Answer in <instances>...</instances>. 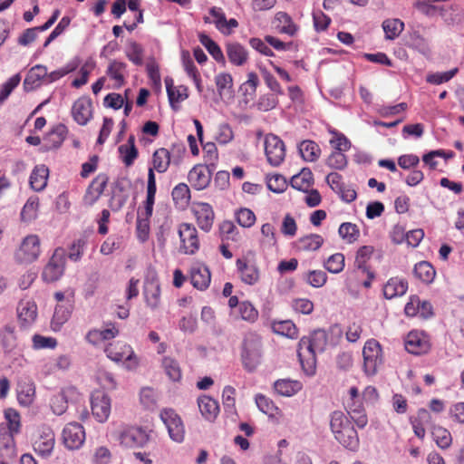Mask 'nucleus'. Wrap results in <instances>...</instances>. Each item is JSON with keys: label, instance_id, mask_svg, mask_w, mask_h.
Wrapping results in <instances>:
<instances>
[{"label": "nucleus", "instance_id": "48", "mask_svg": "<svg viewBox=\"0 0 464 464\" xmlns=\"http://www.w3.org/2000/svg\"><path fill=\"white\" fill-rule=\"evenodd\" d=\"M340 237L347 244L356 242L360 237V229L356 224L351 222H343L338 229Z\"/></svg>", "mask_w": 464, "mask_h": 464}, {"label": "nucleus", "instance_id": "8", "mask_svg": "<svg viewBox=\"0 0 464 464\" xmlns=\"http://www.w3.org/2000/svg\"><path fill=\"white\" fill-rule=\"evenodd\" d=\"M160 416L167 427L171 440L182 442L185 438V427L179 415L172 409H164L160 411Z\"/></svg>", "mask_w": 464, "mask_h": 464}, {"label": "nucleus", "instance_id": "20", "mask_svg": "<svg viewBox=\"0 0 464 464\" xmlns=\"http://www.w3.org/2000/svg\"><path fill=\"white\" fill-rule=\"evenodd\" d=\"M72 115L79 125H86L92 117V103L91 99L86 96L77 99L72 104Z\"/></svg>", "mask_w": 464, "mask_h": 464}, {"label": "nucleus", "instance_id": "17", "mask_svg": "<svg viewBox=\"0 0 464 464\" xmlns=\"http://www.w3.org/2000/svg\"><path fill=\"white\" fill-rule=\"evenodd\" d=\"M193 214L199 228L204 232H209L215 219V213L211 205L205 202L196 203L193 207Z\"/></svg>", "mask_w": 464, "mask_h": 464}, {"label": "nucleus", "instance_id": "18", "mask_svg": "<svg viewBox=\"0 0 464 464\" xmlns=\"http://www.w3.org/2000/svg\"><path fill=\"white\" fill-rule=\"evenodd\" d=\"M211 178V170L204 164L195 165L188 174L189 184L197 190L206 188L210 184Z\"/></svg>", "mask_w": 464, "mask_h": 464}, {"label": "nucleus", "instance_id": "29", "mask_svg": "<svg viewBox=\"0 0 464 464\" xmlns=\"http://www.w3.org/2000/svg\"><path fill=\"white\" fill-rule=\"evenodd\" d=\"M256 403L258 409L270 419L279 421L283 417L282 411L275 404L273 400L263 394L256 396Z\"/></svg>", "mask_w": 464, "mask_h": 464}, {"label": "nucleus", "instance_id": "43", "mask_svg": "<svg viewBox=\"0 0 464 464\" xmlns=\"http://www.w3.org/2000/svg\"><path fill=\"white\" fill-rule=\"evenodd\" d=\"M35 394V388L31 382H21L17 385V400L21 405H30Z\"/></svg>", "mask_w": 464, "mask_h": 464}, {"label": "nucleus", "instance_id": "38", "mask_svg": "<svg viewBox=\"0 0 464 464\" xmlns=\"http://www.w3.org/2000/svg\"><path fill=\"white\" fill-rule=\"evenodd\" d=\"M73 305L57 304L52 318L51 325L53 330L59 331L69 320Z\"/></svg>", "mask_w": 464, "mask_h": 464}, {"label": "nucleus", "instance_id": "44", "mask_svg": "<svg viewBox=\"0 0 464 464\" xmlns=\"http://www.w3.org/2000/svg\"><path fill=\"white\" fill-rule=\"evenodd\" d=\"M165 373L173 382H179L182 378V371L179 362L169 356H165L161 361Z\"/></svg>", "mask_w": 464, "mask_h": 464}, {"label": "nucleus", "instance_id": "14", "mask_svg": "<svg viewBox=\"0 0 464 464\" xmlns=\"http://www.w3.org/2000/svg\"><path fill=\"white\" fill-rule=\"evenodd\" d=\"M109 178L105 173L98 174L88 186L83 196V204L88 207L94 205L107 187Z\"/></svg>", "mask_w": 464, "mask_h": 464}, {"label": "nucleus", "instance_id": "16", "mask_svg": "<svg viewBox=\"0 0 464 464\" xmlns=\"http://www.w3.org/2000/svg\"><path fill=\"white\" fill-rule=\"evenodd\" d=\"M405 349L412 354H422L429 352L430 343L426 334L419 331L410 332L404 342Z\"/></svg>", "mask_w": 464, "mask_h": 464}, {"label": "nucleus", "instance_id": "4", "mask_svg": "<svg viewBox=\"0 0 464 464\" xmlns=\"http://www.w3.org/2000/svg\"><path fill=\"white\" fill-rule=\"evenodd\" d=\"M104 352L109 359L113 362H122L124 367L132 371L135 370L139 363V358L135 354L132 347L122 341H116L106 345Z\"/></svg>", "mask_w": 464, "mask_h": 464}, {"label": "nucleus", "instance_id": "34", "mask_svg": "<svg viewBox=\"0 0 464 464\" xmlns=\"http://www.w3.org/2000/svg\"><path fill=\"white\" fill-rule=\"evenodd\" d=\"M127 64L123 62L112 60L110 62L106 71V74L110 79L114 81V86L117 88L121 87L125 82Z\"/></svg>", "mask_w": 464, "mask_h": 464}, {"label": "nucleus", "instance_id": "61", "mask_svg": "<svg viewBox=\"0 0 464 464\" xmlns=\"http://www.w3.org/2000/svg\"><path fill=\"white\" fill-rule=\"evenodd\" d=\"M1 342L5 351H12L16 345L14 326L5 325L1 331Z\"/></svg>", "mask_w": 464, "mask_h": 464}, {"label": "nucleus", "instance_id": "64", "mask_svg": "<svg viewBox=\"0 0 464 464\" xmlns=\"http://www.w3.org/2000/svg\"><path fill=\"white\" fill-rule=\"evenodd\" d=\"M304 280L311 286L319 288L325 285L327 275L322 270H311L305 274Z\"/></svg>", "mask_w": 464, "mask_h": 464}, {"label": "nucleus", "instance_id": "45", "mask_svg": "<svg viewBox=\"0 0 464 464\" xmlns=\"http://www.w3.org/2000/svg\"><path fill=\"white\" fill-rule=\"evenodd\" d=\"M299 152L304 160L314 162L321 154L320 147L313 140H304L299 145Z\"/></svg>", "mask_w": 464, "mask_h": 464}, {"label": "nucleus", "instance_id": "24", "mask_svg": "<svg viewBox=\"0 0 464 464\" xmlns=\"http://www.w3.org/2000/svg\"><path fill=\"white\" fill-rule=\"evenodd\" d=\"M68 134V128L59 123L55 125L51 131H49L44 138V149L51 150L58 149L64 141Z\"/></svg>", "mask_w": 464, "mask_h": 464}, {"label": "nucleus", "instance_id": "13", "mask_svg": "<svg viewBox=\"0 0 464 464\" xmlns=\"http://www.w3.org/2000/svg\"><path fill=\"white\" fill-rule=\"evenodd\" d=\"M63 440L66 448L70 450L79 449L85 440L83 427L77 422L68 423L63 430Z\"/></svg>", "mask_w": 464, "mask_h": 464}, {"label": "nucleus", "instance_id": "60", "mask_svg": "<svg viewBox=\"0 0 464 464\" xmlns=\"http://www.w3.org/2000/svg\"><path fill=\"white\" fill-rule=\"evenodd\" d=\"M95 68V62L92 59L86 61L80 69V77L72 81V86L74 88H80L86 84L89 79L90 73Z\"/></svg>", "mask_w": 464, "mask_h": 464}, {"label": "nucleus", "instance_id": "40", "mask_svg": "<svg viewBox=\"0 0 464 464\" xmlns=\"http://www.w3.org/2000/svg\"><path fill=\"white\" fill-rule=\"evenodd\" d=\"M373 253L374 247L372 246H362L357 250L355 255V266L358 269H362L363 272H367L370 278H372L373 275L370 273L367 263L372 258Z\"/></svg>", "mask_w": 464, "mask_h": 464}, {"label": "nucleus", "instance_id": "23", "mask_svg": "<svg viewBox=\"0 0 464 464\" xmlns=\"http://www.w3.org/2000/svg\"><path fill=\"white\" fill-rule=\"evenodd\" d=\"M189 279L195 288L203 291L210 285L211 274L207 266L203 264H195L190 268Z\"/></svg>", "mask_w": 464, "mask_h": 464}, {"label": "nucleus", "instance_id": "26", "mask_svg": "<svg viewBox=\"0 0 464 464\" xmlns=\"http://www.w3.org/2000/svg\"><path fill=\"white\" fill-rule=\"evenodd\" d=\"M276 29L279 34L293 37L297 34L299 26L286 12H277L274 18Z\"/></svg>", "mask_w": 464, "mask_h": 464}, {"label": "nucleus", "instance_id": "39", "mask_svg": "<svg viewBox=\"0 0 464 464\" xmlns=\"http://www.w3.org/2000/svg\"><path fill=\"white\" fill-rule=\"evenodd\" d=\"M413 274L422 283L430 284L435 278L436 270L430 262L421 261L415 265Z\"/></svg>", "mask_w": 464, "mask_h": 464}, {"label": "nucleus", "instance_id": "58", "mask_svg": "<svg viewBox=\"0 0 464 464\" xmlns=\"http://www.w3.org/2000/svg\"><path fill=\"white\" fill-rule=\"evenodd\" d=\"M122 237L118 235H111L103 241L100 252L104 256H109L121 247Z\"/></svg>", "mask_w": 464, "mask_h": 464}, {"label": "nucleus", "instance_id": "41", "mask_svg": "<svg viewBox=\"0 0 464 464\" xmlns=\"http://www.w3.org/2000/svg\"><path fill=\"white\" fill-rule=\"evenodd\" d=\"M72 392V389L62 390L53 394L50 399V406L53 412L56 415H62L68 408L67 395Z\"/></svg>", "mask_w": 464, "mask_h": 464}, {"label": "nucleus", "instance_id": "50", "mask_svg": "<svg viewBox=\"0 0 464 464\" xmlns=\"http://www.w3.org/2000/svg\"><path fill=\"white\" fill-rule=\"evenodd\" d=\"M382 29L385 33V38L394 40L404 29V23L400 19H386L382 22Z\"/></svg>", "mask_w": 464, "mask_h": 464}, {"label": "nucleus", "instance_id": "51", "mask_svg": "<svg viewBox=\"0 0 464 464\" xmlns=\"http://www.w3.org/2000/svg\"><path fill=\"white\" fill-rule=\"evenodd\" d=\"M431 434L437 446L440 449H448L452 443L450 432L441 426H434Z\"/></svg>", "mask_w": 464, "mask_h": 464}, {"label": "nucleus", "instance_id": "57", "mask_svg": "<svg viewBox=\"0 0 464 464\" xmlns=\"http://www.w3.org/2000/svg\"><path fill=\"white\" fill-rule=\"evenodd\" d=\"M345 257L342 253H335L330 256L324 262V268L332 274H338L344 268Z\"/></svg>", "mask_w": 464, "mask_h": 464}, {"label": "nucleus", "instance_id": "49", "mask_svg": "<svg viewBox=\"0 0 464 464\" xmlns=\"http://www.w3.org/2000/svg\"><path fill=\"white\" fill-rule=\"evenodd\" d=\"M431 416L426 409H420L417 418L412 422L413 431L419 439H424L426 434L425 424L430 423Z\"/></svg>", "mask_w": 464, "mask_h": 464}, {"label": "nucleus", "instance_id": "27", "mask_svg": "<svg viewBox=\"0 0 464 464\" xmlns=\"http://www.w3.org/2000/svg\"><path fill=\"white\" fill-rule=\"evenodd\" d=\"M408 286L406 279L399 276L392 277L383 286V295L386 299L402 296L406 294Z\"/></svg>", "mask_w": 464, "mask_h": 464}, {"label": "nucleus", "instance_id": "1", "mask_svg": "<svg viewBox=\"0 0 464 464\" xmlns=\"http://www.w3.org/2000/svg\"><path fill=\"white\" fill-rule=\"evenodd\" d=\"M328 336L324 330L317 329L308 336L301 338L297 354L304 372L314 376L316 372V354L323 353L327 345Z\"/></svg>", "mask_w": 464, "mask_h": 464}, {"label": "nucleus", "instance_id": "56", "mask_svg": "<svg viewBox=\"0 0 464 464\" xmlns=\"http://www.w3.org/2000/svg\"><path fill=\"white\" fill-rule=\"evenodd\" d=\"M171 196L176 204L187 206L190 200V189L186 183H179L172 189Z\"/></svg>", "mask_w": 464, "mask_h": 464}, {"label": "nucleus", "instance_id": "33", "mask_svg": "<svg viewBox=\"0 0 464 464\" xmlns=\"http://www.w3.org/2000/svg\"><path fill=\"white\" fill-rule=\"evenodd\" d=\"M143 292L147 304L152 309L157 308L160 302V286L158 280H147Z\"/></svg>", "mask_w": 464, "mask_h": 464}, {"label": "nucleus", "instance_id": "53", "mask_svg": "<svg viewBox=\"0 0 464 464\" xmlns=\"http://www.w3.org/2000/svg\"><path fill=\"white\" fill-rule=\"evenodd\" d=\"M199 42L202 45L205 46V48L208 50V52L211 54V56L217 61V62H224L225 57L223 54L222 50L218 45L216 42H214L208 35L205 34H200L199 36Z\"/></svg>", "mask_w": 464, "mask_h": 464}, {"label": "nucleus", "instance_id": "59", "mask_svg": "<svg viewBox=\"0 0 464 464\" xmlns=\"http://www.w3.org/2000/svg\"><path fill=\"white\" fill-rule=\"evenodd\" d=\"M260 72L266 85L271 91L272 93L278 96L285 94L281 84L268 70H266V68H261Z\"/></svg>", "mask_w": 464, "mask_h": 464}, {"label": "nucleus", "instance_id": "35", "mask_svg": "<svg viewBox=\"0 0 464 464\" xmlns=\"http://www.w3.org/2000/svg\"><path fill=\"white\" fill-rule=\"evenodd\" d=\"M314 183V176L308 168H304L302 170L294 175L291 179L290 184L295 189L307 192Z\"/></svg>", "mask_w": 464, "mask_h": 464}, {"label": "nucleus", "instance_id": "3", "mask_svg": "<svg viewBox=\"0 0 464 464\" xmlns=\"http://www.w3.org/2000/svg\"><path fill=\"white\" fill-rule=\"evenodd\" d=\"M330 429L334 439L344 448L356 450L359 447V437L351 421L341 411H334L330 418Z\"/></svg>", "mask_w": 464, "mask_h": 464}, {"label": "nucleus", "instance_id": "46", "mask_svg": "<svg viewBox=\"0 0 464 464\" xmlns=\"http://www.w3.org/2000/svg\"><path fill=\"white\" fill-rule=\"evenodd\" d=\"M324 244V238L318 234H310L297 240V247L302 251H315Z\"/></svg>", "mask_w": 464, "mask_h": 464}, {"label": "nucleus", "instance_id": "63", "mask_svg": "<svg viewBox=\"0 0 464 464\" xmlns=\"http://www.w3.org/2000/svg\"><path fill=\"white\" fill-rule=\"evenodd\" d=\"M237 228L230 220H224L219 224V236L222 241L237 239Z\"/></svg>", "mask_w": 464, "mask_h": 464}, {"label": "nucleus", "instance_id": "36", "mask_svg": "<svg viewBox=\"0 0 464 464\" xmlns=\"http://www.w3.org/2000/svg\"><path fill=\"white\" fill-rule=\"evenodd\" d=\"M215 83L218 95L223 100L225 98L233 97V78L231 74L227 72H221L216 75Z\"/></svg>", "mask_w": 464, "mask_h": 464}, {"label": "nucleus", "instance_id": "30", "mask_svg": "<svg viewBox=\"0 0 464 464\" xmlns=\"http://www.w3.org/2000/svg\"><path fill=\"white\" fill-rule=\"evenodd\" d=\"M226 53L229 62L237 66L244 65L248 60L247 51L238 43H227Z\"/></svg>", "mask_w": 464, "mask_h": 464}, {"label": "nucleus", "instance_id": "37", "mask_svg": "<svg viewBox=\"0 0 464 464\" xmlns=\"http://www.w3.org/2000/svg\"><path fill=\"white\" fill-rule=\"evenodd\" d=\"M49 169L45 165L36 166L30 176V186L35 191H42L47 185Z\"/></svg>", "mask_w": 464, "mask_h": 464}, {"label": "nucleus", "instance_id": "28", "mask_svg": "<svg viewBox=\"0 0 464 464\" xmlns=\"http://www.w3.org/2000/svg\"><path fill=\"white\" fill-rule=\"evenodd\" d=\"M273 388L279 396L292 397L303 389V384L297 380L278 379L274 382Z\"/></svg>", "mask_w": 464, "mask_h": 464}, {"label": "nucleus", "instance_id": "32", "mask_svg": "<svg viewBox=\"0 0 464 464\" xmlns=\"http://www.w3.org/2000/svg\"><path fill=\"white\" fill-rule=\"evenodd\" d=\"M118 151L126 167L133 165L139 156L138 149L135 146V137L130 135L125 144L119 146Z\"/></svg>", "mask_w": 464, "mask_h": 464}, {"label": "nucleus", "instance_id": "6", "mask_svg": "<svg viewBox=\"0 0 464 464\" xmlns=\"http://www.w3.org/2000/svg\"><path fill=\"white\" fill-rule=\"evenodd\" d=\"M363 368L368 375L376 373L377 369L382 363V350L378 341L368 340L362 349Z\"/></svg>", "mask_w": 464, "mask_h": 464}, {"label": "nucleus", "instance_id": "31", "mask_svg": "<svg viewBox=\"0 0 464 464\" xmlns=\"http://www.w3.org/2000/svg\"><path fill=\"white\" fill-rule=\"evenodd\" d=\"M198 405L202 416L209 421H213L219 413L218 402L209 396L199 397Z\"/></svg>", "mask_w": 464, "mask_h": 464}, {"label": "nucleus", "instance_id": "15", "mask_svg": "<svg viewBox=\"0 0 464 464\" xmlns=\"http://www.w3.org/2000/svg\"><path fill=\"white\" fill-rule=\"evenodd\" d=\"M92 415L100 422H104L111 413V399L103 392L96 391L91 400Z\"/></svg>", "mask_w": 464, "mask_h": 464}, {"label": "nucleus", "instance_id": "5", "mask_svg": "<svg viewBox=\"0 0 464 464\" xmlns=\"http://www.w3.org/2000/svg\"><path fill=\"white\" fill-rule=\"evenodd\" d=\"M66 254L62 247H57L48 263L44 267L42 278L44 282L53 283L59 280L65 269Z\"/></svg>", "mask_w": 464, "mask_h": 464}, {"label": "nucleus", "instance_id": "12", "mask_svg": "<svg viewBox=\"0 0 464 464\" xmlns=\"http://www.w3.org/2000/svg\"><path fill=\"white\" fill-rule=\"evenodd\" d=\"M55 436L52 429L43 428L34 440V451L43 458L49 457L54 448Z\"/></svg>", "mask_w": 464, "mask_h": 464}, {"label": "nucleus", "instance_id": "47", "mask_svg": "<svg viewBox=\"0 0 464 464\" xmlns=\"http://www.w3.org/2000/svg\"><path fill=\"white\" fill-rule=\"evenodd\" d=\"M126 57L135 65L143 63L144 49L134 40H129L125 48Z\"/></svg>", "mask_w": 464, "mask_h": 464}, {"label": "nucleus", "instance_id": "54", "mask_svg": "<svg viewBox=\"0 0 464 464\" xmlns=\"http://www.w3.org/2000/svg\"><path fill=\"white\" fill-rule=\"evenodd\" d=\"M237 313L240 319L251 324L257 320L259 314L257 309L248 301L241 302Z\"/></svg>", "mask_w": 464, "mask_h": 464}, {"label": "nucleus", "instance_id": "55", "mask_svg": "<svg viewBox=\"0 0 464 464\" xmlns=\"http://www.w3.org/2000/svg\"><path fill=\"white\" fill-rule=\"evenodd\" d=\"M39 208V198L36 196L30 197L25 202L21 211V218L23 221L28 222L37 217Z\"/></svg>", "mask_w": 464, "mask_h": 464}, {"label": "nucleus", "instance_id": "21", "mask_svg": "<svg viewBox=\"0 0 464 464\" xmlns=\"http://www.w3.org/2000/svg\"><path fill=\"white\" fill-rule=\"evenodd\" d=\"M239 277L243 283L248 285H256L260 279V271L254 262L246 258H238L236 262Z\"/></svg>", "mask_w": 464, "mask_h": 464}, {"label": "nucleus", "instance_id": "25", "mask_svg": "<svg viewBox=\"0 0 464 464\" xmlns=\"http://www.w3.org/2000/svg\"><path fill=\"white\" fill-rule=\"evenodd\" d=\"M20 324L24 328L31 326L37 318V305L34 301H21L17 307Z\"/></svg>", "mask_w": 464, "mask_h": 464}, {"label": "nucleus", "instance_id": "11", "mask_svg": "<svg viewBox=\"0 0 464 464\" xmlns=\"http://www.w3.org/2000/svg\"><path fill=\"white\" fill-rule=\"evenodd\" d=\"M209 14L212 19L205 16L204 22L206 24H214L216 28L224 35H229L235 28H237L239 24L237 19L230 18L227 20L222 8L213 6L209 9Z\"/></svg>", "mask_w": 464, "mask_h": 464}, {"label": "nucleus", "instance_id": "19", "mask_svg": "<svg viewBox=\"0 0 464 464\" xmlns=\"http://www.w3.org/2000/svg\"><path fill=\"white\" fill-rule=\"evenodd\" d=\"M47 68L43 64L33 66L27 72L23 87L26 92H33L44 84H46Z\"/></svg>", "mask_w": 464, "mask_h": 464}, {"label": "nucleus", "instance_id": "52", "mask_svg": "<svg viewBox=\"0 0 464 464\" xmlns=\"http://www.w3.org/2000/svg\"><path fill=\"white\" fill-rule=\"evenodd\" d=\"M273 330L276 334L286 336L291 339H295L298 336V329L290 320L274 323Z\"/></svg>", "mask_w": 464, "mask_h": 464}, {"label": "nucleus", "instance_id": "22", "mask_svg": "<svg viewBox=\"0 0 464 464\" xmlns=\"http://www.w3.org/2000/svg\"><path fill=\"white\" fill-rule=\"evenodd\" d=\"M41 253L40 239L36 235L27 236L22 242L18 257L26 263L34 262Z\"/></svg>", "mask_w": 464, "mask_h": 464}, {"label": "nucleus", "instance_id": "62", "mask_svg": "<svg viewBox=\"0 0 464 464\" xmlns=\"http://www.w3.org/2000/svg\"><path fill=\"white\" fill-rule=\"evenodd\" d=\"M333 135L330 144L334 148V151H347L351 148L350 140L341 132L335 130H330Z\"/></svg>", "mask_w": 464, "mask_h": 464}, {"label": "nucleus", "instance_id": "2", "mask_svg": "<svg viewBox=\"0 0 464 464\" xmlns=\"http://www.w3.org/2000/svg\"><path fill=\"white\" fill-rule=\"evenodd\" d=\"M264 347L262 337L256 332H247L240 344V361L243 368L248 372H255L262 363Z\"/></svg>", "mask_w": 464, "mask_h": 464}, {"label": "nucleus", "instance_id": "7", "mask_svg": "<svg viewBox=\"0 0 464 464\" xmlns=\"http://www.w3.org/2000/svg\"><path fill=\"white\" fill-rule=\"evenodd\" d=\"M178 232L180 238V252L186 255L197 253L200 246V241L195 226L189 223H181Z\"/></svg>", "mask_w": 464, "mask_h": 464}, {"label": "nucleus", "instance_id": "9", "mask_svg": "<svg viewBox=\"0 0 464 464\" xmlns=\"http://www.w3.org/2000/svg\"><path fill=\"white\" fill-rule=\"evenodd\" d=\"M120 442L127 448H142L150 440L149 432L138 426H127L120 433Z\"/></svg>", "mask_w": 464, "mask_h": 464}, {"label": "nucleus", "instance_id": "10", "mask_svg": "<svg viewBox=\"0 0 464 464\" xmlns=\"http://www.w3.org/2000/svg\"><path fill=\"white\" fill-rule=\"evenodd\" d=\"M265 153L272 166H279L285 157L284 141L274 134H267L265 138Z\"/></svg>", "mask_w": 464, "mask_h": 464}, {"label": "nucleus", "instance_id": "42", "mask_svg": "<svg viewBox=\"0 0 464 464\" xmlns=\"http://www.w3.org/2000/svg\"><path fill=\"white\" fill-rule=\"evenodd\" d=\"M170 164V153L165 148L158 149L152 155L153 169L159 173H164L168 170Z\"/></svg>", "mask_w": 464, "mask_h": 464}]
</instances>
